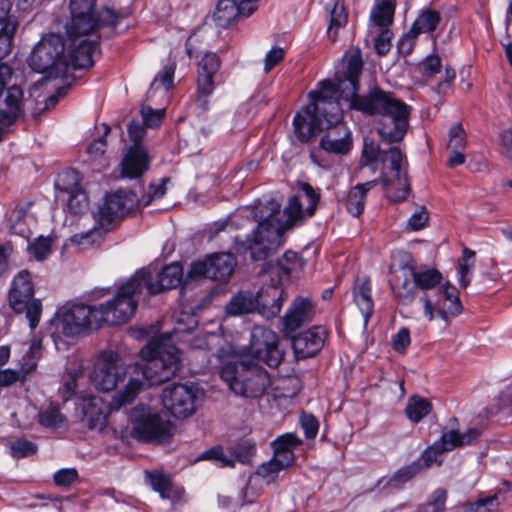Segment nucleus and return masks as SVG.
<instances>
[{
    "mask_svg": "<svg viewBox=\"0 0 512 512\" xmlns=\"http://www.w3.org/2000/svg\"><path fill=\"white\" fill-rule=\"evenodd\" d=\"M346 79L345 69L342 74H337L336 82L322 80L318 83V89L309 92L310 103L293 119L295 132L302 142L325 130L320 142L322 149L334 154H346L350 151L352 134L342 121L340 105V100L345 102L340 84Z\"/></svg>",
    "mask_w": 512,
    "mask_h": 512,
    "instance_id": "1",
    "label": "nucleus"
},
{
    "mask_svg": "<svg viewBox=\"0 0 512 512\" xmlns=\"http://www.w3.org/2000/svg\"><path fill=\"white\" fill-rule=\"evenodd\" d=\"M347 79L342 84L341 95L349 109L366 115H379L377 132L387 143L400 142L407 133L410 107L394 97L391 92L374 88L366 95L359 96V77L363 69L360 50L344 56Z\"/></svg>",
    "mask_w": 512,
    "mask_h": 512,
    "instance_id": "2",
    "label": "nucleus"
},
{
    "mask_svg": "<svg viewBox=\"0 0 512 512\" xmlns=\"http://www.w3.org/2000/svg\"><path fill=\"white\" fill-rule=\"evenodd\" d=\"M300 190L302 194L292 196L284 208V223H281L276 215L270 214L258 223L252 238L246 241L235 238L237 252H249L255 261L264 260L284 243L286 229L312 217L320 201V194L309 183H301Z\"/></svg>",
    "mask_w": 512,
    "mask_h": 512,
    "instance_id": "3",
    "label": "nucleus"
},
{
    "mask_svg": "<svg viewBox=\"0 0 512 512\" xmlns=\"http://www.w3.org/2000/svg\"><path fill=\"white\" fill-rule=\"evenodd\" d=\"M175 336L173 332L154 337L141 349L142 374L149 384H165L180 370L181 352L173 344Z\"/></svg>",
    "mask_w": 512,
    "mask_h": 512,
    "instance_id": "4",
    "label": "nucleus"
},
{
    "mask_svg": "<svg viewBox=\"0 0 512 512\" xmlns=\"http://www.w3.org/2000/svg\"><path fill=\"white\" fill-rule=\"evenodd\" d=\"M145 291L140 281L135 280V274L118 288L114 298L96 306V317L101 326L120 325L127 323L134 316L138 306L139 296Z\"/></svg>",
    "mask_w": 512,
    "mask_h": 512,
    "instance_id": "5",
    "label": "nucleus"
},
{
    "mask_svg": "<svg viewBox=\"0 0 512 512\" xmlns=\"http://www.w3.org/2000/svg\"><path fill=\"white\" fill-rule=\"evenodd\" d=\"M129 417L132 423L131 435L138 441L162 444L167 443L174 434V424L148 405H137Z\"/></svg>",
    "mask_w": 512,
    "mask_h": 512,
    "instance_id": "6",
    "label": "nucleus"
},
{
    "mask_svg": "<svg viewBox=\"0 0 512 512\" xmlns=\"http://www.w3.org/2000/svg\"><path fill=\"white\" fill-rule=\"evenodd\" d=\"M95 0H70V21L66 24L68 36H87L102 26L115 25L119 16L109 8L94 11Z\"/></svg>",
    "mask_w": 512,
    "mask_h": 512,
    "instance_id": "7",
    "label": "nucleus"
},
{
    "mask_svg": "<svg viewBox=\"0 0 512 512\" xmlns=\"http://www.w3.org/2000/svg\"><path fill=\"white\" fill-rule=\"evenodd\" d=\"M381 161L382 182L387 197L394 202L404 201L410 193L405 155L398 146H392L383 150Z\"/></svg>",
    "mask_w": 512,
    "mask_h": 512,
    "instance_id": "8",
    "label": "nucleus"
},
{
    "mask_svg": "<svg viewBox=\"0 0 512 512\" xmlns=\"http://www.w3.org/2000/svg\"><path fill=\"white\" fill-rule=\"evenodd\" d=\"M142 387L124 386L122 390L115 393L111 401L104 400L99 396L84 397L81 403L83 421L90 429L103 427L109 413L133 402Z\"/></svg>",
    "mask_w": 512,
    "mask_h": 512,
    "instance_id": "9",
    "label": "nucleus"
},
{
    "mask_svg": "<svg viewBox=\"0 0 512 512\" xmlns=\"http://www.w3.org/2000/svg\"><path fill=\"white\" fill-rule=\"evenodd\" d=\"M65 43L60 35L50 34L43 37L34 47L28 63L38 73L48 72L51 76L63 74L68 69Z\"/></svg>",
    "mask_w": 512,
    "mask_h": 512,
    "instance_id": "10",
    "label": "nucleus"
},
{
    "mask_svg": "<svg viewBox=\"0 0 512 512\" xmlns=\"http://www.w3.org/2000/svg\"><path fill=\"white\" fill-rule=\"evenodd\" d=\"M95 313L96 306L67 303L56 312L52 322L56 330L64 336H80L101 327Z\"/></svg>",
    "mask_w": 512,
    "mask_h": 512,
    "instance_id": "11",
    "label": "nucleus"
},
{
    "mask_svg": "<svg viewBox=\"0 0 512 512\" xmlns=\"http://www.w3.org/2000/svg\"><path fill=\"white\" fill-rule=\"evenodd\" d=\"M34 296V284L28 270L19 271L13 278L9 290V305L17 314L25 313L29 326L33 330L40 321L42 303Z\"/></svg>",
    "mask_w": 512,
    "mask_h": 512,
    "instance_id": "12",
    "label": "nucleus"
},
{
    "mask_svg": "<svg viewBox=\"0 0 512 512\" xmlns=\"http://www.w3.org/2000/svg\"><path fill=\"white\" fill-rule=\"evenodd\" d=\"M86 373L91 384H122L126 381L124 369L117 365L112 354L103 355L89 371L78 362L72 363L67 369L69 380L73 384L83 381Z\"/></svg>",
    "mask_w": 512,
    "mask_h": 512,
    "instance_id": "13",
    "label": "nucleus"
},
{
    "mask_svg": "<svg viewBox=\"0 0 512 512\" xmlns=\"http://www.w3.org/2000/svg\"><path fill=\"white\" fill-rule=\"evenodd\" d=\"M304 264L305 262L299 254L293 251H286L276 263L269 264L268 269L264 270L265 273L271 276V294L273 298L268 311L265 308L262 311L264 317L269 319L276 317L280 313L283 304V290L277 286L282 282L283 278L288 279L291 274L300 272Z\"/></svg>",
    "mask_w": 512,
    "mask_h": 512,
    "instance_id": "14",
    "label": "nucleus"
},
{
    "mask_svg": "<svg viewBox=\"0 0 512 512\" xmlns=\"http://www.w3.org/2000/svg\"><path fill=\"white\" fill-rule=\"evenodd\" d=\"M137 203V195L131 191L119 189L107 193L102 203L93 213L94 220L102 229L108 230L133 210Z\"/></svg>",
    "mask_w": 512,
    "mask_h": 512,
    "instance_id": "15",
    "label": "nucleus"
},
{
    "mask_svg": "<svg viewBox=\"0 0 512 512\" xmlns=\"http://www.w3.org/2000/svg\"><path fill=\"white\" fill-rule=\"evenodd\" d=\"M42 344L40 340H33L18 363L17 369H3L11 356L9 345L0 346V384L24 383L27 376L35 371L38 360L41 357Z\"/></svg>",
    "mask_w": 512,
    "mask_h": 512,
    "instance_id": "16",
    "label": "nucleus"
},
{
    "mask_svg": "<svg viewBox=\"0 0 512 512\" xmlns=\"http://www.w3.org/2000/svg\"><path fill=\"white\" fill-rule=\"evenodd\" d=\"M204 392L199 386H167L162 394L163 407L175 418L193 415Z\"/></svg>",
    "mask_w": 512,
    "mask_h": 512,
    "instance_id": "17",
    "label": "nucleus"
},
{
    "mask_svg": "<svg viewBox=\"0 0 512 512\" xmlns=\"http://www.w3.org/2000/svg\"><path fill=\"white\" fill-rule=\"evenodd\" d=\"M249 354L271 368L278 367L284 357L277 334L264 326H254L251 330Z\"/></svg>",
    "mask_w": 512,
    "mask_h": 512,
    "instance_id": "18",
    "label": "nucleus"
},
{
    "mask_svg": "<svg viewBox=\"0 0 512 512\" xmlns=\"http://www.w3.org/2000/svg\"><path fill=\"white\" fill-rule=\"evenodd\" d=\"M479 436V431L475 428L469 429L465 433H459L456 430H450L443 433L440 440L434 442L426 448L416 462L422 468L431 467L434 464H441L443 452L451 451L457 447L470 444Z\"/></svg>",
    "mask_w": 512,
    "mask_h": 512,
    "instance_id": "19",
    "label": "nucleus"
},
{
    "mask_svg": "<svg viewBox=\"0 0 512 512\" xmlns=\"http://www.w3.org/2000/svg\"><path fill=\"white\" fill-rule=\"evenodd\" d=\"M182 277L183 268L178 262L163 267L161 271L146 268L135 272V280L140 281L148 295L176 288Z\"/></svg>",
    "mask_w": 512,
    "mask_h": 512,
    "instance_id": "20",
    "label": "nucleus"
},
{
    "mask_svg": "<svg viewBox=\"0 0 512 512\" xmlns=\"http://www.w3.org/2000/svg\"><path fill=\"white\" fill-rule=\"evenodd\" d=\"M236 266V259L231 253H216L202 261L191 263L187 277L208 278L226 282L232 275Z\"/></svg>",
    "mask_w": 512,
    "mask_h": 512,
    "instance_id": "21",
    "label": "nucleus"
},
{
    "mask_svg": "<svg viewBox=\"0 0 512 512\" xmlns=\"http://www.w3.org/2000/svg\"><path fill=\"white\" fill-rule=\"evenodd\" d=\"M26 99L18 85L0 90V142L11 126L25 115Z\"/></svg>",
    "mask_w": 512,
    "mask_h": 512,
    "instance_id": "22",
    "label": "nucleus"
},
{
    "mask_svg": "<svg viewBox=\"0 0 512 512\" xmlns=\"http://www.w3.org/2000/svg\"><path fill=\"white\" fill-rule=\"evenodd\" d=\"M417 290L422 292L419 303L423 306V316L428 321L434 320L433 296L442 282V274L434 268L415 269Z\"/></svg>",
    "mask_w": 512,
    "mask_h": 512,
    "instance_id": "23",
    "label": "nucleus"
},
{
    "mask_svg": "<svg viewBox=\"0 0 512 512\" xmlns=\"http://www.w3.org/2000/svg\"><path fill=\"white\" fill-rule=\"evenodd\" d=\"M56 187L69 195L68 209L73 214H80L88 207V196L80 186V176L75 170H66L59 175Z\"/></svg>",
    "mask_w": 512,
    "mask_h": 512,
    "instance_id": "24",
    "label": "nucleus"
},
{
    "mask_svg": "<svg viewBox=\"0 0 512 512\" xmlns=\"http://www.w3.org/2000/svg\"><path fill=\"white\" fill-rule=\"evenodd\" d=\"M327 331L322 326H315L292 338V347L297 359L315 356L324 346Z\"/></svg>",
    "mask_w": 512,
    "mask_h": 512,
    "instance_id": "25",
    "label": "nucleus"
},
{
    "mask_svg": "<svg viewBox=\"0 0 512 512\" xmlns=\"http://www.w3.org/2000/svg\"><path fill=\"white\" fill-rule=\"evenodd\" d=\"M434 315L437 314L445 322L458 316L462 312L458 291L450 284H443L433 296Z\"/></svg>",
    "mask_w": 512,
    "mask_h": 512,
    "instance_id": "26",
    "label": "nucleus"
},
{
    "mask_svg": "<svg viewBox=\"0 0 512 512\" xmlns=\"http://www.w3.org/2000/svg\"><path fill=\"white\" fill-rule=\"evenodd\" d=\"M391 289L401 304H410L418 292L415 268L411 265L401 266L391 282Z\"/></svg>",
    "mask_w": 512,
    "mask_h": 512,
    "instance_id": "27",
    "label": "nucleus"
},
{
    "mask_svg": "<svg viewBox=\"0 0 512 512\" xmlns=\"http://www.w3.org/2000/svg\"><path fill=\"white\" fill-rule=\"evenodd\" d=\"M70 46L74 48L66 55L68 68L85 69L93 65V54L97 49V42L82 38L83 36L71 37Z\"/></svg>",
    "mask_w": 512,
    "mask_h": 512,
    "instance_id": "28",
    "label": "nucleus"
},
{
    "mask_svg": "<svg viewBox=\"0 0 512 512\" xmlns=\"http://www.w3.org/2000/svg\"><path fill=\"white\" fill-rule=\"evenodd\" d=\"M121 177L134 179L143 175L149 168V157L143 146H131L121 164Z\"/></svg>",
    "mask_w": 512,
    "mask_h": 512,
    "instance_id": "29",
    "label": "nucleus"
},
{
    "mask_svg": "<svg viewBox=\"0 0 512 512\" xmlns=\"http://www.w3.org/2000/svg\"><path fill=\"white\" fill-rule=\"evenodd\" d=\"M302 444L295 433H285L272 441L273 459L285 470L295 461L294 450Z\"/></svg>",
    "mask_w": 512,
    "mask_h": 512,
    "instance_id": "30",
    "label": "nucleus"
},
{
    "mask_svg": "<svg viewBox=\"0 0 512 512\" xmlns=\"http://www.w3.org/2000/svg\"><path fill=\"white\" fill-rule=\"evenodd\" d=\"M260 304L262 305L261 314L264 308L268 311L271 307L264 302L262 293H259L258 297H254L251 292L241 291L230 299L225 310L228 315L240 316L252 313Z\"/></svg>",
    "mask_w": 512,
    "mask_h": 512,
    "instance_id": "31",
    "label": "nucleus"
},
{
    "mask_svg": "<svg viewBox=\"0 0 512 512\" xmlns=\"http://www.w3.org/2000/svg\"><path fill=\"white\" fill-rule=\"evenodd\" d=\"M312 304L309 300L297 298L283 317L284 327L287 333L297 330L302 324L312 318Z\"/></svg>",
    "mask_w": 512,
    "mask_h": 512,
    "instance_id": "32",
    "label": "nucleus"
},
{
    "mask_svg": "<svg viewBox=\"0 0 512 512\" xmlns=\"http://www.w3.org/2000/svg\"><path fill=\"white\" fill-rule=\"evenodd\" d=\"M353 298L363 316L364 328H366L374 311L372 288L369 278L363 277L356 281L353 289Z\"/></svg>",
    "mask_w": 512,
    "mask_h": 512,
    "instance_id": "33",
    "label": "nucleus"
},
{
    "mask_svg": "<svg viewBox=\"0 0 512 512\" xmlns=\"http://www.w3.org/2000/svg\"><path fill=\"white\" fill-rule=\"evenodd\" d=\"M219 68V58L215 53H207L198 65V91L208 96L213 91V77Z\"/></svg>",
    "mask_w": 512,
    "mask_h": 512,
    "instance_id": "34",
    "label": "nucleus"
},
{
    "mask_svg": "<svg viewBox=\"0 0 512 512\" xmlns=\"http://www.w3.org/2000/svg\"><path fill=\"white\" fill-rule=\"evenodd\" d=\"M376 185V181L357 184L352 187L347 195L345 206L347 211L354 217H359L365 207L366 193Z\"/></svg>",
    "mask_w": 512,
    "mask_h": 512,
    "instance_id": "35",
    "label": "nucleus"
},
{
    "mask_svg": "<svg viewBox=\"0 0 512 512\" xmlns=\"http://www.w3.org/2000/svg\"><path fill=\"white\" fill-rule=\"evenodd\" d=\"M326 12L329 14L328 36L332 41H336L337 32L347 23V13L343 0H329L325 6Z\"/></svg>",
    "mask_w": 512,
    "mask_h": 512,
    "instance_id": "36",
    "label": "nucleus"
},
{
    "mask_svg": "<svg viewBox=\"0 0 512 512\" xmlns=\"http://www.w3.org/2000/svg\"><path fill=\"white\" fill-rule=\"evenodd\" d=\"M146 479L163 499L181 498L184 493L181 488L173 487L169 478L161 472H146Z\"/></svg>",
    "mask_w": 512,
    "mask_h": 512,
    "instance_id": "37",
    "label": "nucleus"
},
{
    "mask_svg": "<svg viewBox=\"0 0 512 512\" xmlns=\"http://www.w3.org/2000/svg\"><path fill=\"white\" fill-rule=\"evenodd\" d=\"M175 65L165 66L154 78L147 92V100H151L156 93L166 97L168 91L173 87Z\"/></svg>",
    "mask_w": 512,
    "mask_h": 512,
    "instance_id": "38",
    "label": "nucleus"
},
{
    "mask_svg": "<svg viewBox=\"0 0 512 512\" xmlns=\"http://www.w3.org/2000/svg\"><path fill=\"white\" fill-rule=\"evenodd\" d=\"M29 207L30 204H27L26 206L17 205L8 212L7 224L11 233L22 237H26L29 234L27 222Z\"/></svg>",
    "mask_w": 512,
    "mask_h": 512,
    "instance_id": "39",
    "label": "nucleus"
},
{
    "mask_svg": "<svg viewBox=\"0 0 512 512\" xmlns=\"http://www.w3.org/2000/svg\"><path fill=\"white\" fill-rule=\"evenodd\" d=\"M395 0H376L371 18L380 28H388L393 21Z\"/></svg>",
    "mask_w": 512,
    "mask_h": 512,
    "instance_id": "40",
    "label": "nucleus"
},
{
    "mask_svg": "<svg viewBox=\"0 0 512 512\" xmlns=\"http://www.w3.org/2000/svg\"><path fill=\"white\" fill-rule=\"evenodd\" d=\"M419 472V462H413L410 465L400 468L391 478L381 479L379 481V485H383V487H389L391 489H399Z\"/></svg>",
    "mask_w": 512,
    "mask_h": 512,
    "instance_id": "41",
    "label": "nucleus"
},
{
    "mask_svg": "<svg viewBox=\"0 0 512 512\" xmlns=\"http://www.w3.org/2000/svg\"><path fill=\"white\" fill-rule=\"evenodd\" d=\"M238 17L237 3L234 0H220L214 13L215 23L226 28L230 26Z\"/></svg>",
    "mask_w": 512,
    "mask_h": 512,
    "instance_id": "42",
    "label": "nucleus"
},
{
    "mask_svg": "<svg viewBox=\"0 0 512 512\" xmlns=\"http://www.w3.org/2000/svg\"><path fill=\"white\" fill-rule=\"evenodd\" d=\"M441 21L439 12L432 9H422L415 19L412 29L418 33H432Z\"/></svg>",
    "mask_w": 512,
    "mask_h": 512,
    "instance_id": "43",
    "label": "nucleus"
},
{
    "mask_svg": "<svg viewBox=\"0 0 512 512\" xmlns=\"http://www.w3.org/2000/svg\"><path fill=\"white\" fill-rule=\"evenodd\" d=\"M65 416L60 412L59 407L54 404L43 406L38 412V422L45 428H58L65 422Z\"/></svg>",
    "mask_w": 512,
    "mask_h": 512,
    "instance_id": "44",
    "label": "nucleus"
},
{
    "mask_svg": "<svg viewBox=\"0 0 512 512\" xmlns=\"http://www.w3.org/2000/svg\"><path fill=\"white\" fill-rule=\"evenodd\" d=\"M475 266V253L464 248L461 258L458 260V281L462 288H466L471 281V275Z\"/></svg>",
    "mask_w": 512,
    "mask_h": 512,
    "instance_id": "45",
    "label": "nucleus"
},
{
    "mask_svg": "<svg viewBox=\"0 0 512 512\" xmlns=\"http://www.w3.org/2000/svg\"><path fill=\"white\" fill-rule=\"evenodd\" d=\"M407 417L417 423L421 421L431 411V404L425 398L412 396L406 406Z\"/></svg>",
    "mask_w": 512,
    "mask_h": 512,
    "instance_id": "46",
    "label": "nucleus"
},
{
    "mask_svg": "<svg viewBox=\"0 0 512 512\" xmlns=\"http://www.w3.org/2000/svg\"><path fill=\"white\" fill-rule=\"evenodd\" d=\"M53 239L49 236H39L28 245V252L37 261H44L52 252Z\"/></svg>",
    "mask_w": 512,
    "mask_h": 512,
    "instance_id": "47",
    "label": "nucleus"
},
{
    "mask_svg": "<svg viewBox=\"0 0 512 512\" xmlns=\"http://www.w3.org/2000/svg\"><path fill=\"white\" fill-rule=\"evenodd\" d=\"M16 29L17 24L12 21H8L0 29V61H2V59H4L11 52L12 41Z\"/></svg>",
    "mask_w": 512,
    "mask_h": 512,
    "instance_id": "48",
    "label": "nucleus"
},
{
    "mask_svg": "<svg viewBox=\"0 0 512 512\" xmlns=\"http://www.w3.org/2000/svg\"><path fill=\"white\" fill-rule=\"evenodd\" d=\"M37 449V445L26 438H18L10 444L11 456L16 459L31 456L37 452Z\"/></svg>",
    "mask_w": 512,
    "mask_h": 512,
    "instance_id": "49",
    "label": "nucleus"
},
{
    "mask_svg": "<svg viewBox=\"0 0 512 512\" xmlns=\"http://www.w3.org/2000/svg\"><path fill=\"white\" fill-rule=\"evenodd\" d=\"M232 453L239 462L250 463L256 453L255 442L250 439L243 440L232 448Z\"/></svg>",
    "mask_w": 512,
    "mask_h": 512,
    "instance_id": "50",
    "label": "nucleus"
},
{
    "mask_svg": "<svg viewBox=\"0 0 512 512\" xmlns=\"http://www.w3.org/2000/svg\"><path fill=\"white\" fill-rule=\"evenodd\" d=\"M447 147L450 150L466 149V133L461 124L455 123L450 127Z\"/></svg>",
    "mask_w": 512,
    "mask_h": 512,
    "instance_id": "51",
    "label": "nucleus"
},
{
    "mask_svg": "<svg viewBox=\"0 0 512 512\" xmlns=\"http://www.w3.org/2000/svg\"><path fill=\"white\" fill-rule=\"evenodd\" d=\"M446 491L438 489L434 491L430 499L420 506L419 512H442L445 509Z\"/></svg>",
    "mask_w": 512,
    "mask_h": 512,
    "instance_id": "52",
    "label": "nucleus"
},
{
    "mask_svg": "<svg viewBox=\"0 0 512 512\" xmlns=\"http://www.w3.org/2000/svg\"><path fill=\"white\" fill-rule=\"evenodd\" d=\"M200 459L212 460L220 467H233L234 460L228 457L222 447L216 446L205 451Z\"/></svg>",
    "mask_w": 512,
    "mask_h": 512,
    "instance_id": "53",
    "label": "nucleus"
},
{
    "mask_svg": "<svg viewBox=\"0 0 512 512\" xmlns=\"http://www.w3.org/2000/svg\"><path fill=\"white\" fill-rule=\"evenodd\" d=\"M429 219V214L424 206L417 207L416 211L410 216L407 222V229L418 231L423 229Z\"/></svg>",
    "mask_w": 512,
    "mask_h": 512,
    "instance_id": "54",
    "label": "nucleus"
},
{
    "mask_svg": "<svg viewBox=\"0 0 512 512\" xmlns=\"http://www.w3.org/2000/svg\"><path fill=\"white\" fill-rule=\"evenodd\" d=\"M78 479V471L75 468H62L53 475L55 485L68 487Z\"/></svg>",
    "mask_w": 512,
    "mask_h": 512,
    "instance_id": "55",
    "label": "nucleus"
},
{
    "mask_svg": "<svg viewBox=\"0 0 512 512\" xmlns=\"http://www.w3.org/2000/svg\"><path fill=\"white\" fill-rule=\"evenodd\" d=\"M102 239V232L93 228L86 232L77 233L72 236L71 241L77 245L87 246L94 245Z\"/></svg>",
    "mask_w": 512,
    "mask_h": 512,
    "instance_id": "56",
    "label": "nucleus"
},
{
    "mask_svg": "<svg viewBox=\"0 0 512 512\" xmlns=\"http://www.w3.org/2000/svg\"><path fill=\"white\" fill-rule=\"evenodd\" d=\"M498 506V499L495 496H489L478 499L471 503L465 512H495Z\"/></svg>",
    "mask_w": 512,
    "mask_h": 512,
    "instance_id": "57",
    "label": "nucleus"
},
{
    "mask_svg": "<svg viewBox=\"0 0 512 512\" xmlns=\"http://www.w3.org/2000/svg\"><path fill=\"white\" fill-rule=\"evenodd\" d=\"M284 470L273 458H271L269 461L261 464L257 468V475L267 479L268 482L274 481L279 472Z\"/></svg>",
    "mask_w": 512,
    "mask_h": 512,
    "instance_id": "58",
    "label": "nucleus"
},
{
    "mask_svg": "<svg viewBox=\"0 0 512 512\" xmlns=\"http://www.w3.org/2000/svg\"><path fill=\"white\" fill-rule=\"evenodd\" d=\"M164 109H152L150 106L143 105L141 108V114L144 121V124L148 127L154 128L157 127L163 118Z\"/></svg>",
    "mask_w": 512,
    "mask_h": 512,
    "instance_id": "59",
    "label": "nucleus"
},
{
    "mask_svg": "<svg viewBox=\"0 0 512 512\" xmlns=\"http://www.w3.org/2000/svg\"><path fill=\"white\" fill-rule=\"evenodd\" d=\"M393 33L389 28H381L380 33L374 40L375 50L379 55H385L391 48Z\"/></svg>",
    "mask_w": 512,
    "mask_h": 512,
    "instance_id": "60",
    "label": "nucleus"
},
{
    "mask_svg": "<svg viewBox=\"0 0 512 512\" xmlns=\"http://www.w3.org/2000/svg\"><path fill=\"white\" fill-rule=\"evenodd\" d=\"M300 424L306 438L313 439L317 436L319 430V422L315 416L308 413H302L300 416Z\"/></svg>",
    "mask_w": 512,
    "mask_h": 512,
    "instance_id": "61",
    "label": "nucleus"
},
{
    "mask_svg": "<svg viewBox=\"0 0 512 512\" xmlns=\"http://www.w3.org/2000/svg\"><path fill=\"white\" fill-rule=\"evenodd\" d=\"M411 337L410 331L408 328H401L398 332L392 337V346L395 351L398 353H405L407 348L410 346Z\"/></svg>",
    "mask_w": 512,
    "mask_h": 512,
    "instance_id": "62",
    "label": "nucleus"
},
{
    "mask_svg": "<svg viewBox=\"0 0 512 512\" xmlns=\"http://www.w3.org/2000/svg\"><path fill=\"white\" fill-rule=\"evenodd\" d=\"M285 56V51L279 46L273 47L269 50L264 59V71L269 73L276 65H278Z\"/></svg>",
    "mask_w": 512,
    "mask_h": 512,
    "instance_id": "63",
    "label": "nucleus"
},
{
    "mask_svg": "<svg viewBox=\"0 0 512 512\" xmlns=\"http://www.w3.org/2000/svg\"><path fill=\"white\" fill-rule=\"evenodd\" d=\"M441 69V60L438 56H428L421 64L420 71L426 77H432L439 73Z\"/></svg>",
    "mask_w": 512,
    "mask_h": 512,
    "instance_id": "64",
    "label": "nucleus"
}]
</instances>
